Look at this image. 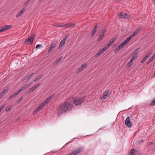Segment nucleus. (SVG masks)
Instances as JSON below:
<instances>
[{
	"label": "nucleus",
	"instance_id": "bb28decb",
	"mask_svg": "<svg viewBox=\"0 0 155 155\" xmlns=\"http://www.w3.org/2000/svg\"><path fill=\"white\" fill-rule=\"evenodd\" d=\"M54 26L58 27L64 28V25L63 24H57L54 25Z\"/></svg>",
	"mask_w": 155,
	"mask_h": 155
},
{
	"label": "nucleus",
	"instance_id": "a878e982",
	"mask_svg": "<svg viewBox=\"0 0 155 155\" xmlns=\"http://www.w3.org/2000/svg\"><path fill=\"white\" fill-rule=\"evenodd\" d=\"M62 57H60L59 58L56 60L54 64L55 65L57 64L61 60L62 58Z\"/></svg>",
	"mask_w": 155,
	"mask_h": 155
},
{
	"label": "nucleus",
	"instance_id": "72a5a7b5",
	"mask_svg": "<svg viewBox=\"0 0 155 155\" xmlns=\"http://www.w3.org/2000/svg\"><path fill=\"white\" fill-rule=\"evenodd\" d=\"M151 105L152 106H155V98L152 101Z\"/></svg>",
	"mask_w": 155,
	"mask_h": 155
},
{
	"label": "nucleus",
	"instance_id": "ea45409f",
	"mask_svg": "<svg viewBox=\"0 0 155 155\" xmlns=\"http://www.w3.org/2000/svg\"><path fill=\"white\" fill-rule=\"evenodd\" d=\"M11 109V107H7L6 108V112H8V111H9Z\"/></svg>",
	"mask_w": 155,
	"mask_h": 155
},
{
	"label": "nucleus",
	"instance_id": "b1692460",
	"mask_svg": "<svg viewBox=\"0 0 155 155\" xmlns=\"http://www.w3.org/2000/svg\"><path fill=\"white\" fill-rule=\"evenodd\" d=\"M114 43V41L113 40H111L109 42L108 45L105 47V48L107 49L108 48L111 46L112 44Z\"/></svg>",
	"mask_w": 155,
	"mask_h": 155
},
{
	"label": "nucleus",
	"instance_id": "2eb2a0df",
	"mask_svg": "<svg viewBox=\"0 0 155 155\" xmlns=\"http://www.w3.org/2000/svg\"><path fill=\"white\" fill-rule=\"evenodd\" d=\"M56 44V42L55 41H54L52 43L51 46L49 47L48 50V53H50L52 50L53 48L55 46Z\"/></svg>",
	"mask_w": 155,
	"mask_h": 155
},
{
	"label": "nucleus",
	"instance_id": "2f4dec72",
	"mask_svg": "<svg viewBox=\"0 0 155 155\" xmlns=\"http://www.w3.org/2000/svg\"><path fill=\"white\" fill-rule=\"evenodd\" d=\"M152 52H148L145 57L148 58L152 54Z\"/></svg>",
	"mask_w": 155,
	"mask_h": 155
},
{
	"label": "nucleus",
	"instance_id": "8fccbe9b",
	"mask_svg": "<svg viewBox=\"0 0 155 155\" xmlns=\"http://www.w3.org/2000/svg\"><path fill=\"white\" fill-rule=\"evenodd\" d=\"M33 82H31V84H33Z\"/></svg>",
	"mask_w": 155,
	"mask_h": 155
},
{
	"label": "nucleus",
	"instance_id": "4468645a",
	"mask_svg": "<svg viewBox=\"0 0 155 155\" xmlns=\"http://www.w3.org/2000/svg\"><path fill=\"white\" fill-rule=\"evenodd\" d=\"M64 28H73L74 25V24L72 23L69 22L68 24H64Z\"/></svg>",
	"mask_w": 155,
	"mask_h": 155
},
{
	"label": "nucleus",
	"instance_id": "20e7f679",
	"mask_svg": "<svg viewBox=\"0 0 155 155\" xmlns=\"http://www.w3.org/2000/svg\"><path fill=\"white\" fill-rule=\"evenodd\" d=\"M46 105V104L44 102L40 104L39 106L33 111V114H36L44 107Z\"/></svg>",
	"mask_w": 155,
	"mask_h": 155
},
{
	"label": "nucleus",
	"instance_id": "6ab92c4d",
	"mask_svg": "<svg viewBox=\"0 0 155 155\" xmlns=\"http://www.w3.org/2000/svg\"><path fill=\"white\" fill-rule=\"evenodd\" d=\"M31 85L29 84H25L24 86L22 87L19 90V91L20 92L21 91L24 90L25 89Z\"/></svg>",
	"mask_w": 155,
	"mask_h": 155
},
{
	"label": "nucleus",
	"instance_id": "4be33fe9",
	"mask_svg": "<svg viewBox=\"0 0 155 155\" xmlns=\"http://www.w3.org/2000/svg\"><path fill=\"white\" fill-rule=\"evenodd\" d=\"M97 25H96L95 26V27L94 28L93 30L92 31L91 35V37H93V36L95 34L97 30Z\"/></svg>",
	"mask_w": 155,
	"mask_h": 155
},
{
	"label": "nucleus",
	"instance_id": "dca6fc26",
	"mask_svg": "<svg viewBox=\"0 0 155 155\" xmlns=\"http://www.w3.org/2000/svg\"><path fill=\"white\" fill-rule=\"evenodd\" d=\"M132 55V57L131 58L134 60L136 59L138 56V52H137V50L134 51Z\"/></svg>",
	"mask_w": 155,
	"mask_h": 155
},
{
	"label": "nucleus",
	"instance_id": "423d86ee",
	"mask_svg": "<svg viewBox=\"0 0 155 155\" xmlns=\"http://www.w3.org/2000/svg\"><path fill=\"white\" fill-rule=\"evenodd\" d=\"M128 42L125 40L117 48L114 50L115 53L118 52Z\"/></svg>",
	"mask_w": 155,
	"mask_h": 155
},
{
	"label": "nucleus",
	"instance_id": "393cba45",
	"mask_svg": "<svg viewBox=\"0 0 155 155\" xmlns=\"http://www.w3.org/2000/svg\"><path fill=\"white\" fill-rule=\"evenodd\" d=\"M137 151L136 150L132 149L130 151L129 155H135V153Z\"/></svg>",
	"mask_w": 155,
	"mask_h": 155
},
{
	"label": "nucleus",
	"instance_id": "f3484780",
	"mask_svg": "<svg viewBox=\"0 0 155 155\" xmlns=\"http://www.w3.org/2000/svg\"><path fill=\"white\" fill-rule=\"evenodd\" d=\"M87 64H84L83 65H82L77 70V72L78 73L80 72L81 71H82L86 67Z\"/></svg>",
	"mask_w": 155,
	"mask_h": 155
},
{
	"label": "nucleus",
	"instance_id": "79ce46f5",
	"mask_svg": "<svg viewBox=\"0 0 155 155\" xmlns=\"http://www.w3.org/2000/svg\"><path fill=\"white\" fill-rule=\"evenodd\" d=\"M6 92V91L5 90H4L1 93L3 95L5 94Z\"/></svg>",
	"mask_w": 155,
	"mask_h": 155
},
{
	"label": "nucleus",
	"instance_id": "e433bc0d",
	"mask_svg": "<svg viewBox=\"0 0 155 155\" xmlns=\"http://www.w3.org/2000/svg\"><path fill=\"white\" fill-rule=\"evenodd\" d=\"M40 85V83L36 85H35L34 87H33L34 88V89H35L38 87H39Z\"/></svg>",
	"mask_w": 155,
	"mask_h": 155
},
{
	"label": "nucleus",
	"instance_id": "0eeeda50",
	"mask_svg": "<svg viewBox=\"0 0 155 155\" xmlns=\"http://www.w3.org/2000/svg\"><path fill=\"white\" fill-rule=\"evenodd\" d=\"M12 27L10 25H6L0 27V33L3 32Z\"/></svg>",
	"mask_w": 155,
	"mask_h": 155
},
{
	"label": "nucleus",
	"instance_id": "5701e85b",
	"mask_svg": "<svg viewBox=\"0 0 155 155\" xmlns=\"http://www.w3.org/2000/svg\"><path fill=\"white\" fill-rule=\"evenodd\" d=\"M52 98L53 97L52 96H50L44 101V102L47 104L50 102Z\"/></svg>",
	"mask_w": 155,
	"mask_h": 155
},
{
	"label": "nucleus",
	"instance_id": "f03ea898",
	"mask_svg": "<svg viewBox=\"0 0 155 155\" xmlns=\"http://www.w3.org/2000/svg\"><path fill=\"white\" fill-rule=\"evenodd\" d=\"M85 97H74L73 98V103L76 106H79L81 105L84 101Z\"/></svg>",
	"mask_w": 155,
	"mask_h": 155
},
{
	"label": "nucleus",
	"instance_id": "58836bf2",
	"mask_svg": "<svg viewBox=\"0 0 155 155\" xmlns=\"http://www.w3.org/2000/svg\"><path fill=\"white\" fill-rule=\"evenodd\" d=\"M15 97V96L13 94L11 96L9 97V98H8V99L9 100H10V99H11L12 98H14V97Z\"/></svg>",
	"mask_w": 155,
	"mask_h": 155
},
{
	"label": "nucleus",
	"instance_id": "a211bd4d",
	"mask_svg": "<svg viewBox=\"0 0 155 155\" xmlns=\"http://www.w3.org/2000/svg\"><path fill=\"white\" fill-rule=\"evenodd\" d=\"M25 11V7L23 8L18 13L16 16V18H18L20 17L22 13Z\"/></svg>",
	"mask_w": 155,
	"mask_h": 155
},
{
	"label": "nucleus",
	"instance_id": "c756f323",
	"mask_svg": "<svg viewBox=\"0 0 155 155\" xmlns=\"http://www.w3.org/2000/svg\"><path fill=\"white\" fill-rule=\"evenodd\" d=\"M35 90V89L33 87L31 88L29 90H28V93H30L32 92L33 91Z\"/></svg>",
	"mask_w": 155,
	"mask_h": 155
},
{
	"label": "nucleus",
	"instance_id": "f257e3e1",
	"mask_svg": "<svg viewBox=\"0 0 155 155\" xmlns=\"http://www.w3.org/2000/svg\"><path fill=\"white\" fill-rule=\"evenodd\" d=\"M69 99L64 101L58 107L57 115L59 117L64 113H67L72 110L74 108L72 103Z\"/></svg>",
	"mask_w": 155,
	"mask_h": 155
},
{
	"label": "nucleus",
	"instance_id": "c03bdc74",
	"mask_svg": "<svg viewBox=\"0 0 155 155\" xmlns=\"http://www.w3.org/2000/svg\"><path fill=\"white\" fill-rule=\"evenodd\" d=\"M3 95L1 93H0V99H1L2 97L3 96Z\"/></svg>",
	"mask_w": 155,
	"mask_h": 155
},
{
	"label": "nucleus",
	"instance_id": "7ed1b4c3",
	"mask_svg": "<svg viewBox=\"0 0 155 155\" xmlns=\"http://www.w3.org/2000/svg\"><path fill=\"white\" fill-rule=\"evenodd\" d=\"M34 37L35 35H31L30 37L25 39L24 44L26 45L29 44L31 45L34 40Z\"/></svg>",
	"mask_w": 155,
	"mask_h": 155
},
{
	"label": "nucleus",
	"instance_id": "9b49d317",
	"mask_svg": "<svg viewBox=\"0 0 155 155\" xmlns=\"http://www.w3.org/2000/svg\"><path fill=\"white\" fill-rule=\"evenodd\" d=\"M68 36V35H66L64 39L61 41L59 47V48H61L65 44L66 40Z\"/></svg>",
	"mask_w": 155,
	"mask_h": 155
},
{
	"label": "nucleus",
	"instance_id": "09e8293b",
	"mask_svg": "<svg viewBox=\"0 0 155 155\" xmlns=\"http://www.w3.org/2000/svg\"><path fill=\"white\" fill-rule=\"evenodd\" d=\"M152 143H150V144H152Z\"/></svg>",
	"mask_w": 155,
	"mask_h": 155
},
{
	"label": "nucleus",
	"instance_id": "c9c22d12",
	"mask_svg": "<svg viewBox=\"0 0 155 155\" xmlns=\"http://www.w3.org/2000/svg\"><path fill=\"white\" fill-rule=\"evenodd\" d=\"M23 98V97L22 96L17 101V103H20L21 101H22V99Z\"/></svg>",
	"mask_w": 155,
	"mask_h": 155
},
{
	"label": "nucleus",
	"instance_id": "de8ad7c7",
	"mask_svg": "<svg viewBox=\"0 0 155 155\" xmlns=\"http://www.w3.org/2000/svg\"><path fill=\"white\" fill-rule=\"evenodd\" d=\"M149 60L150 61V62H151L153 60H152L151 58H150Z\"/></svg>",
	"mask_w": 155,
	"mask_h": 155
},
{
	"label": "nucleus",
	"instance_id": "f704fd0d",
	"mask_svg": "<svg viewBox=\"0 0 155 155\" xmlns=\"http://www.w3.org/2000/svg\"><path fill=\"white\" fill-rule=\"evenodd\" d=\"M147 59L146 57H145L141 61V63H143Z\"/></svg>",
	"mask_w": 155,
	"mask_h": 155
},
{
	"label": "nucleus",
	"instance_id": "c85d7f7f",
	"mask_svg": "<svg viewBox=\"0 0 155 155\" xmlns=\"http://www.w3.org/2000/svg\"><path fill=\"white\" fill-rule=\"evenodd\" d=\"M30 0H27L24 3V6L27 7L28 6Z\"/></svg>",
	"mask_w": 155,
	"mask_h": 155
},
{
	"label": "nucleus",
	"instance_id": "9d476101",
	"mask_svg": "<svg viewBox=\"0 0 155 155\" xmlns=\"http://www.w3.org/2000/svg\"><path fill=\"white\" fill-rule=\"evenodd\" d=\"M105 32L106 30L105 29L101 31L98 38V41H100L103 39Z\"/></svg>",
	"mask_w": 155,
	"mask_h": 155
},
{
	"label": "nucleus",
	"instance_id": "6e6552de",
	"mask_svg": "<svg viewBox=\"0 0 155 155\" xmlns=\"http://www.w3.org/2000/svg\"><path fill=\"white\" fill-rule=\"evenodd\" d=\"M125 124L129 128L131 127L132 125V123L130 121L129 117H127L125 120Z\"/></svg>",
	"mask_w": 155,
	"mask_h": 155
},
{
	"label": "nucleus",
	"instance_id": "4c0bfd02",
	"mask_svg": "<svg viewBox=\"0 0 155 155\" xmlns=\"http://www.w3.org/2000/svg\"><path fill=\"white\" fill-rule=\"evenodd\" d=\"M20 93V92L18 90V92H15L14 94L13 95L15 96V97L16 96L18 95Z\"/></svg>",
	"mask_w": 155,
	"mask_h": 155
},
{
	"label": "nucleus",
	"instance_id": "37998d69",
	"mask_svg": "<svg viewBox=\"0 0 155 155\" xmlns=\"http://www.w3.org/2000/svg\"><path fill=\"white\" fill-rule=\"evenodd\" d=\"M40 47V45L38 44V45H36V48H39Z\"/></svg>",
	"mask_w": 155,
	"mask_h": 155
},
{
	"label": "nucleus",
	"instance_id": "a18cd8bd",
	"mask_svg": "<svg viewBox=\"0 0 155 155\" xmlns=\"http://www.w3.org/2000/svg\"><path fill=\"white\" fill-rule=\"evenodd\" d=\"M151 62H150V61L149 60L147 61V64H150Z\"/></svg>",
	"mask_w": 155,
	"mask_h": 155
},
{
	"label": "nucleus",
	"instance_id": "49530a36",
	"mask_svg": "<svg viewBox=\"0 0 155 155\" xmlns=\"http://www.w3.org/2000/svg\"><path fill=\"white\" fill-rule=\"evenodd\" d=\"M143 142V140H140V141H139V142L140 143H141Z\"/></svg>",
	"mask_w": 155,
	"mask_h": 155
},
{
	"label": "nucleus",
	"instance_id": "412c9836",
	"mask_svg": "<svg viewBox=\"0 0 155 155\" xmlns=\"http://www.w3.org/2000/svg\"><path fill=\"white\" fill-rule=\"evenodd\" d=\"M33 74L34 73H32L30 74L24 79V81H28L32 77Z\"/></svg>",
	"mask_w": 155,
	"mask_h": 155
},
{
	"label": "nucleus",
	"instance_id": "473e14b6",
	"mask_svg": "<svg viewBox=\"0 0 155 155\" xmlns=\"http://www.w3.org/2000/svg\"><path fill=\"white\" fill-rule=\"evenodd\" d=\"M5 107V104H2L0 106V109L2 110Z\"/></svg>",
	"mask_w": 155,
	"mask_h": 155
},
{
	"label": "nucleus",
	"instance_id": "cd10ccee",
	"mask_svg": "<svg viewBox=\"0 0 155 155\" xmlns=\"http://www.w3.org/2000/svg\"><path fill=\"white\" fill-rule=\"evenodd\" d=\"M41 77H42L41 75H39L38 77H37L35 78V79L34 80V81L35 82H36L39 79H40L41 78Z\"/></svg>",
	"mask_w": 155,
	"mask_h": 155
},
{
	"label": "nucleus",
	"instance_id": "f8f14e48",
	"mask_svg": "<svg viewBox=\"0 0 155 155\" xmlns=\"http://www.w3.org/2000/svg\"><path fill=\"white\" fill-rule=\"evenodd\" d=\"M111 92L108 90L104 92L103 93V97L102 98L103 99H106L110 94Z\"/></svg>",
	"mask_w": 155,
	"mask_h": 155
},
{
	"label": "nucleus",
	"instance_id": "7c9ffc66",
	"mask_svg": "<svg viewBox=\"0 0 155 155\" xmlns=\"http://www.w3.org/2000/svg\"><path fill=\"white\" fill-rule=\"evenodd\" d=\"M35 90V89L33 87L31 88L29 90H28V93H30L32 92L33 91Z\"/></svg>",
	"mask_w": 155,
	"mask_h": 155
},
{
	"label": "nucleus",
	"instance_id": "39448f33",
	"mask_svg": "<svg viewBox=\"0 0 155 155\" xmlns=\"http://www.w3.org/2000/svg\"><path fill=\"white\" fill-rule=\"evenodd\" d=\"M142 28H138L137 29H136L133 33V34L129 37L127 38L126 39V40L128 42L130 39L134 37L135 35H136L139 32V31Z\"/></svg>",
	"mask_w": 155,
	"mask_h": 155
},
{
	"label": "nucleus",
	"instance_id": "1a4fd4ad",
	"mask_svg": "<svg viewBox=\"0 0 155 155\" xmlns=\"http://www.w3.org/2000/svg\"><path fill=\"white\" fill-rule=\"evenodd\" d=\"M120 17L121 18L129 19L130 17L127 14L122 12L120 13Z\"/></svg>",
	"mask_w": 155,
	"mask_h": 155
},
{
	"label": "nucleus",
	"instance_id": "a19ab883",
	"mask_svg": "<svg viewBox=\"0 0 155 155\" xmlns=\"http://www.w3.org/2000/svg\"><path fill=\"white\" fill-rule=\"evenodd\" d=\"M150 58L152 59V60H153L155 58V53Z\"/></svg>",
	"mask_w": 155,
	"mask_h": 155
},
{
	"label": "nucleus",
	"instance_id": "aec40b11",
	"mask_svg": "<svg viewBox=\"0 0 155 155\" xmlns=\"http://www.w3.org/2000/svg\"><path fill=\"white\" fill-rule=\"evenodd\" d=\"M134 60L132 58H131L130 61L127 63L126 66L127 68H130L133 64L132 62Z\"/></svg>",
	"mask_w": 155,
	"mask_h": 155
},
{
	"label": "nucleus",
	"instance_id": "ddd939ff",
	"mask_svg": "<svg viewBox=\"0 0 155 155\" xmlns=\"http://www.w3.org/2000/svg\"><path fill=\"white\" fill-rule=\"evenodd\" d=\"M107 49L105 47L101 49L100 51H99L95 55V57H98L101 54L104 52Z\"/></svg>",
	"mask_w": 155,
	"mask_h": 155
},
{
	"label": "nucleus",
	"instance_id": "3c124183",
	"mask_svg": "<svg viewBox=\"0 0 155 155\" xmlns=\"http://www.w3.org/2000/svg\"><path fill=\"white\" fill-rule=\"evenodd\" d=\"M2 111V110L0 109V112Z\"/></svg>",
	"mask_w": 155,
	"mask_h": 155
}]
</instances>
